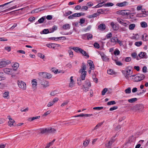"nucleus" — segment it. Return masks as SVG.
I'll return each instance as SVG.
<instances>
[{
	"instance_id": "09e8293b",
	"label": "nucleus",
	"mask_w": 148,
	"mask_h": 148,
	"mask_svg": "<svg viewBox=\"0 0 148 148\" xmlns=\"http://www.w3.org/2000/svg\"><path fill=\"white\" fill-rule=\"evenodd\" d=\"M3 73L0 72V81L4 80L5 79V77L3 75Z\"/></svg>"
},
{
	"instance_id": "338daca9",
	"label": "nucleus",
	"mask_w": 148,
	"mask_h": 148,
	"mask_svg": "<svg viewBox=\"0 0 148 148\" xmlns=\"http://www.w3.org/2000/svg\"><path fill=\"white\" fill-rule=\"evenodd\" d=\"M93 5V3L91 2H89L87 3L86 5L89 7H90Z\"/></svg>"
},
{
	"instance_id": "aec40b11",
	"label": "nucleus",
	"mask_w": 148,
	"mask_h": 148,
	"mask_svg": "<svg viewBox=\"0 0 148 148\" xmlns=\"http://www.w3.org/2000/svg\"><path fill=\"white\" fill-rule=\"evenodd\" d=\"M50 38L52 40H57L58 39H60L61 40H64L66 39L65 37L64 36L57 37L56 38L53 37Z\"/></svg>"
},
{
	"instance_id": "f257e3e1",
	"label": "nucleus",
	"mask_w": 148,
	"mask_h": 148,
	"mask_svg": "<svg viewBox=\"0 0 148 148\" xmlns=\"http://www.w3.org/2000/svg\"><path fill=\"white\" fill-rule=\"evenodd\" d=\"M142 6L141 5L138 6L136 8V9L138 11H139L141 10L142 12L136 14V16L138 17H145L148 15V12L145 11V9H142Z\"/></svg>"
},
{
	"instance_id": "f03ea898",
	"label": "nucleus",
	"mask_w": 148,
	"mask_h": 148,
	"mask_svg": "<svg viewBox=\"0 0 148 148\" xmlns=\"http://www.w3.org/2000/svg\"><path fill=\"white\" fill-rule=\"evenodd\" d=\"M122 73L127 79H129V77H131V74H132L133 72L131 69H128L126 70H122Z\"/></svg>"
},
{
	"instance_id": "393cba45",
	"label": "nucleus",
	"mask_w": 148,
	"mask_h": 148,
	"mask_svg": "<svg viewBox=\"0 0 148 148\" xmlns=\"http://www.w3.org/2000/svg\"><path fill=\"white\" fill-rule=\"evenodd\" d=\"M70 26L69 24L64 25L62 27V28L65 30L70 29Z\"/></svg>"
},
{
	"instance_id": "774afa93",
	"label": "nucleus",
	"mask_w": 148,
	"mask_h": 148,
	"mask_svg": "<svg viewBox=\"0 0 148 148\" xmlns=\"http://www.w3.org/2000/svg\"><path fill=\"white\" fill-rule=\"evenodd\" d=\"M114 53L115 55L118 56L120 54V51L118 50H116L114 51Z\"/></svg>"
},
{
	"instance_id": "a211bd4d",
	"label": "nucleus",
	"mask_w": 148,
	"mask_h": 148,
	"mask_svg": "<svg viewBox=\"0 0 148 148\" xmlns=\"http://www.w3.org/2000/svg\"><path fill=\"white\" fill-rule=\"evenodd\" d=\"M138 56L141 58H146V53L145 52H141Z\"/></svg>"
},
{
	"instance_id": "3c124183",
	"label": "nucleus",
	"mask_w": 148,
	"mask_h": 148,
	"mask_svg": "<svg viewBox=\"0 0 148 148\" xmlns=\"http://www.w3.org/2000/svg\"><path fill=\"white\" fill-rule=\"evenodd\" d=\"M88 7L87 6H83L81 8V11H86L88 9Z\"/></svg>"
},
{
	"instance_id": "cd10ccee",
	"label": "nucleus",
	"mask_w": 148,
	"mask_h": 148,
	"mask_svg": "<svg viewBox=\"0 0 148 148\" xmlns=\"http://www.w3.org/2000/svg\"><path fill=\"white\" fill-rule=\"evenodd\" d=\"M142 38L144 41L148 40V35L146 33L144 34L142 36Z\"/></svg>"
},
{
	"instance_id": "dca6fc26",
	"label": "nucleus",
	"mask_w": 148,
	"mask_h": 148,
	"mask_svg": "<svg viewBox=\"0 0 148 148\" xmlns=\"http://www.w3.org/2000/svg\"><path fill=\"white\" fill-rule=\"evenodd\" d=\"M86 68V64L84 63L83 62L81 66V68L79 70V72L86 71L85 70Z\"/></svg>"
},
{
	"instance_id": "864d4df0",
	"label": "nucleus",
	"mask_w": 148,
	"mask_h": 148,
	"mask_svg": "<svg viewBox=\"0 0 148 148\" xmlns=\"http://www.w3.org/2000/svg\"><path fill=\"white\" fill-rule=\"evenodd\" d=\"M52 77V75L51 74L46 72V78L49 79L51 78Z\"/></svg>"
},
{
	"instance_id": "72a5a7b5",
	"label": "nucleus",
	"mask_w": 148,
	"mask_h": 148,
	"mask_svg": "<svg viewBox=\"0 0 148 148\" xmlns=\"http://www.w3.org/2000/svg\"><path fill=\"white\" fill-rule=\"evenodd\" d=\"M114 4L112 3L109 2L104 4V7H110L114 5Z\"/></svg>"
},
{
	"instance_id": "c85d7f7f",
	"label": "nucleus",
	"mask_w": 148,
	"mask_h": 148,
	"mask_svg": "<svg viewBox=\"0 0 148 148\" xmlns=\"http://www.w3.org/2000/svg\"><path fill=\"white\" fill-rule=\"evenodd\" d=\"M39 75L41 77L46 78V72H40L39 73Z\"/></svg>"
},
{
	"instance_id": "c9c22d12",
	"label": "nucleus",
	"mask_w": 148,
	"mask_h": 148,
	"mask_svg": "<svg viewBox=\"0 0 148 148\" xmlns=\"http://www.w3.org/2000/svg\"><path fill=\"white\" fill-rule=\"evenodd\" d=\"M85 84L88 87H90L91 86V84L90 81L88 80H86L85 81Z\"/></svg>"
},
{
	"instance_id": "473e14b6",
	"label": "nucleus",
	"mask_w": 148,
	"mask_h": 148,
	"mask_svg": "<svg viewBox=\"0 0 148 148\" xmlns=\"http://www.w3.org/2000/svg\"><path fill=\"white\" fill-rule=\"evenodd\" d=\"M86 35L87 36V39L88 40H91L93 36L91 34L87 33L86 34Z\"/></svg>"
},
{
	"instance_id": "c756f323",
	"label": "nucleus",
	"mask_w": 148,
	"mask_h": 148,
	"mask_svg": "<svg viewBox=\"0 0 148 148\" xmlns=\"http://www.w3.org/2000/svg\"><path fill=\"white\" fill-rule=\"evenodd\" d=\"M19 64L18 63L15 62L14 64L12 66L14 68L13 70H16L19 67Z\"/></svg>"
},
{
	"instance_id": "0eeeda50",
	"label": "nucleus",
	"mask_w": 148,
	"mask_h": 148,
	"mask_svg": "<svg viewBox=\"0 0 148 148\" xmlns=\"http://www.w3.org/2000/svg\"><path fill=\"white\" fill-rule=\"evenodd\" d=\"M103 12V11L102 10L100 9L98 10L97 13H94L93 14H91L89 16H87V18H95L97 16H98L99 15V13H102Z\"/></svg>"
},
{
	"instance_id": "4468645a",
	"label": "nucleus",
	"mask_w": 148,
	"mask_h": 148,
	"mask_svg": "<svg viewBox=\"0 0 148 148\" xmlns=\"http://www.w3.org/2000/svg\"><path fill=\"white\" fill-rule=\"evenodd\" d=\"M79 73H81V78L82 80H84L85 79V77L86 75L87 72L86 71H80L79 72Z\"/></svg>"
},
{
	"instance_id": "e433bc0d",
	"label": "nucleus",
	"mask_w": 148,
	"mask_h": 148,
	"mask_svg": "<svg viewBox=\"0 0 148 148\" xmlns=\"http://www.w3.org/2000/svg\"><path fill=\"white\" fill-rule=\"evenodd\" d=\"M15 122V121L13 119L12 120V121H9L8 122V125L9 126L11 127L13 125V124Z\"/></svg>"
},
{
	"instance_id": "bb28decb",
	"label": "nucleus",
	"mask_w": 148,
	"mask_h": 148,
	"mask_svg": "<svg viewBox=\"0 0 148 148\" xmlns=\"http://www.w3.org/2000/svg\"><path fill=\"white\" fill-rule=\"evenodd\" d=\"M118 21L120 23L121 25L124 26H126V23L125 22V21L123 20L122 19H118Z\"/></svg>"
},
{
	"instance_id": "4c0bfd02",
	"label": "nucleus",
	"mask_w": 148,
	"mask_h": 148,
	"mask_svg": "<svg viewBox=\"0 0 148 148\" xmlns=\"http://www.w3.org/2000/svg\"><path fill=\"white\" fill-rule=\"evenodd\" d=\"M50 32L48 29H44L42 31V32H40L41 34H46L49 33Z\"/></svg>"
},
{
	"instance_id": "603ef678",
	"label": "nucleus",
	"mask_w": 148,
	"mask_h": 148,
	"mask_svg": "<svg viewBox=\"0 0 148 148\" xmlns=\"http://www.w3.org/2000/svg\"><path fill=\"white\" fill-rule=\"evenodd\" d=\"M142 44V42L141 41L137 42L135 43V45L138 47L140 46Z\"/></svg>"
},
{
	"instance_id": "9d476101",
	"label": "nucleus",
	"mask_w": 148,
	"mask_h": 148,
	"mask_svg": "<svg viewBox=\"0 0 148 148\" xmlns=\"http://www.w3.org/2000/svg\"><path fill=\"white\" fill-rule=\"evenodd\" d=\"M128 4V2L126 1H124L122 2L117 3L116 5L119 7H123L127 5Z\"/></svg>"
},
{
	"instance_id": "ea45409f",
	"label": "nucleus",
	"mask_w": 148,
	"mask_h": 148,
	"mask_svg": "<svg viewBox=\"0 0 148 148\" xmlns=\"http://www.w3.org/2000/svg\"><path fill=\"white\" fill-rule=\"evenodd\" d=\"M135 27V25L134 24H130L129 27V29L130 30H133Z\"/></svg>"
},
{
	"instance_id": "a19ab883",
	"label": "nucleus",
	"mask_w": 148,
	"mask_h": 148,
	"mask_svg": "<svg viewBox=\"0 0 148 148\" xmlns=\"http://www.w3.org/2000/svg\"><path fill=\"white\" fill-rule=\"evenodd\" d=\"M72 12L71 11H68L65 12V13L64 14V16H67L69 15L72 14Z\"/></svg>"
},
{
	"instance_id": "79ce46f5",
	"label": "nucleus",
	"mask_w": 148,
	"mask_h": 148,
	"mask_svg": "<svg viewBox=\"0 0 148 148\" xmlns=\"http://www.w3.org/2000/svg\"><path fill=\"white\" fill-rule=\"evenodd\" d=\"M103 60L105 62H107L109 61V58L106 55H105L102 58Z\"/></svg>"
},
{
	"instance_id": "a878e982",
	"label": "nucleus",
	"mask_w": 148,
	"mask_h": 148,
	"mask_svg": "<svg viewBox=\"0 0 148 148\" xmlns=\"http://www.w3.org/2000/svg\"><path fill=\"white\" fill-rule=\"evenodd\" d=\"M106 28V25L104 24H101L98 26V28L102 30H104Z\"/></svg>"
},
{
	"instance_id": "ddd939ff",
	"label": "nucleus",
	"mask_w": 148,
	"mask_h": 148,
	"mask_svg": "<svg viewBox=\"0 0 148 148\" xmlns=\"http://www.w3.org/2000/svg\"><path fill=\"white\" fill-rule=\"evenodd\" d=\"M3 71L5 73L10 75L12 73L13 71V70L12 69L8 68L4 69Z\"/></svg>"
},
{
	"instance_id": "f704fd0d",
	"label": "nucleus",
	"mask_w": 148,
	"mask_h": 148,
	"mask_svg": "<svg viewBox=\"0 0 148 148\" xmlns=\"http://www.w3.org/2000/svg\"><path fill=\"white\" fill-rule=\"evenodd\" d=\"M137 100V98H134L132 99H129L128 100V101L131 103H134V102L136 101Z\"/></svg>"
},
{
	"instance_id": "f8f14e48",
	"label": "nucleus",
	"mask_w": 148,
	"mask_h": 148,
	"mask_svg": "<svg viewBox=\"0 0 148 148\" xmlns=\"http://www.w3.org/2000/svg\"><path fill=\"white\" fill-rule=\"evenodd\" d=\"M32 87L34 90L36 89V86L37 85V82L36 79H33L32 81Z\"/></svg>"
},
{
	"instance_id": "680f3d73",
	"label": "nucleus",
	"mask_w": 148,
	"mask_h": 148,
	"mask_svg": "<svg viewBox=\"0 0 148 148\" xmlns=\"http://www.w3.org/2000/svg\"><path fill=\"white\" fill-rule=\"evenodd\" d=\"M103 108V107H94L93 108V109L95 110H101Z\"/></svg>"
},
{
	"instance_id": "f3484780",
	"label": "nucleus",
	"mask_w": 148,
	"mask_h": 148,
	"mask_svg": "<svg viewBox=\"0 0 148 148\" xmlns=\"http://www.w3.org/2000/svg\"><path fill=\"white\" fill-rule=\"evenodd\" d=\"M88 62L90 66V69L91 70H93L95 68V66L93 64V62L91 60H88Z\"/></svg>"
},
{
	"instance_id": "2f4dec72",
	"label": "nucleus",
	"mask_w": 148,
	"mask_h": 148,
	"mask_svg": "<svg viewBox=\"0 0 148 148\" xmlns=\"http://www.w3.org/2000/svg\"><path fill=\"white\" fill-rule=\"evenodd\" d=\"M49 130V133H54L56 131V130L53 128L51 127H48Z\"/></svg>"
},
{
	"instance_id": "7ed1b4c3",
	"label": "nucleus",
	"mask_w": 148,
	"mask_h": 148,
	"mask_svg": "<svg viewBox=\"0 0 148 148\" xmlns=\"http://www.w3.org/2000/svg\"><path fill=\"white\" fill-rule=\"evenodd\" d=\"M145 77V75L142 74H138L134 79V81L135 82H138L143 80Z\"/></svg>"
},
{
	"instance_id": "8fccbe9b",
	"label": "nucleus",
	"mask_w": 148,
	"mask_h": 148,
	"mask_svg": "<svg viewBox=\"0 0 148 148\" xmlns=\"http://www.w3.org/2000/svg\"><path fill=\"white\" fill-rule=\"evenodd\" d=\"M131 89L130 87L128 88L125 90V92L126 94H129L131 92Z\"/></svg>"
},
{
	"instance_id": "39448f33",
	"label": "nucleus",
	"mask_w": 148,
	"mask_h": 148,
	"mask_svg": "<svg viewBox=\"0 0 148 148\" xmlns=\"http://www.w3.org/2000/svg\"><path fill=\"white\" fill-rule=\"evenodd\" d=\"M130 11L129 10H122L118 11L117 12V14H119L128 16L130 14Z\"/></svg>"
},
{
	"instance_id": "e2e57ef3",
	"label": "nucleus",
	"mask_w": 148,
	"mask_h": 148,
	"mask_svg": "<svg viewBox=\"0 0 148 148\" xmlns=\"http://www.w3.org/2000/svg\"><path fill=\"white\" fill-rule=\"evenodd\" d=\"M92 78L93 79L94 81L96 83H97L98 81V79H97L96 77V76L95 75H93L92 77Z\"/></svg>"
},
{
	"instance_id": "412c9836",
	"label": "nucleus",
	"mask_w": 148,
	"mask_h": 148,
	"mask_svg": "<svg viewBox=\"0 0 148 148\" xmlns=\"http://www.w3.org/2000/svg\"><path fill=\"white\" fill-rule=\"evenodd\" d=\"M103 122H101L99 123L95 127L92 129V131H93L95 130H96L97 129L99 128L101 125L103 124Z\"/></svg>"
},
{
	"instance_id": "58836bf2",
	"label": "nucleus",
	"mask_w": 148,
	"mask_h": 148,
	"mask_svg": "<svg viewBox=\"0 0 148 148\" xmlns=\"http://www.w3.org/2000/svg\"><path fill=\"white\" fill-rule=\"evenodd\" d=\"M82 49L78 47H75L74 51L77 53H78L79 52L80 53Z\"/></svg>"
},
{
	"instance_id": "0e129e2a",
	"label": "nucleus",
	"mask_w": 148,
	"mask_h": 148,
	"mask_svg": "<svg viewBox=\"0 0 148 148\" xmlns=\"http://www.w3.org/2000/svg\"><path fill=\"white\" fill-rule=\"evenodd\" d=\"M107 73L111 75L114 73L113 70L111 69H110L107 71Z\"/></svg>"
},
{
	"instance_id": "6ab92c4d",
	"label": "nucleus",
	"mask_w": 148,
	"mask_h": 148,
	"mask_svg": "<svg viewBox=\"0 0 148 148\" xmlns=\"http://www.w3.org/2000/svg\"><path fill=\"white\" fill-rule=\"evenodd\" d=\"M49 130L48 129V128L42 129L40 130V132L42 134L45 133H49Z\"/></svg>"
},
{
	"instance_id": "4be33fe9",
	"label": "nucleus",
	"mask_w": 148,
	"mask_h": 148,
	"mask_svg": "<svg viewBox=\"0 0 148 148\" xmlns=\"http://www.w3.org/2000/svg\"><path fill=\"white\" fill-rule=\"evenodd\" d=\"M47 46L49 48L54 49L55 47H56V45L54 43L48 44H47Z\"/></svg>"
},
{
	"instance_id": "49530a36",
	"label": "nucleus",
	"mask_w": 148,
	"mask_h": 148,
	"mask_svg": "<svg viewBox=\"0 0 148 148\" xmlns=\"http://www.w3.org/2000/svg\"><path fill=\"white\" fill-rule=\"evenodd\" d=\"M16 8V5H14L10 8H9L8 10H5L4 11H3V12H6L8 11V10H12L13 9H15Z\"/></svg>"
},
{
	"instance_id": "2eb2a0df",
	"label": "nucleus",
	"mask_w": 148,
	"mask_h": 148,
	"mask_svg": "<svg viewBox=\"0 0 148 148\" xmlns=\"http://www.w3.org/2000/svg\"><path fill=\"white\" fill-rule=\"evenodd\" d=\"M85 14V13L83 12L76 13L73 14V16H74V17H79L81 16H84Z\"/></svg>"
},
{
	"instance_id": "6e6d98bb",
	"label": "nucleus",
	"mask_w": 148,
	"mask_h": 148,
	"mask_svg": "<svg viewBox=\"0 0 148 148\" xmlns=\"http://www.w3.org/2000/svg\"><path fill=\"white\" fill-rule=\"evenodd\" d=\"M45 19H39L38 22L35 23V24H38V23H42L44 21Z\"/></svg>"
},
{
	"instance_id": "4d7b16f0",
	"label": "nucleus",
	"mask_w": 148,
	"mask_h": 148,
	"mask_svg": "<svg viewBox=\"0 0 148 148\" xmlns=\"http://www.w3.org/2000/svg\"><path fill=\"white\" fill-rule=\"evenodd\" d=\"M97 49H99L100 47L99 45L97 42H95L93 45Z\"/></svg>"
},
{
	"instance_id": "20e7f679",
	"label": "nucleus",
	"mask_w": 148,
	"mask_h": 148,
	"mask_svg": "<svg viewBox=\"0 0 148 148\" xmlns=\"http://www.w3.org/2000/svg\"><path fill=\"white\" fill-rule=\"evenodd\" d=\"M40 83L43 88L45 89L49 86V81L43 79L40 80Z\"/></svg>"
},
{
	"instance_id": "9b49d317",
	"label": "nucleus",
	"mask_w": 148,
	"mask_h": 148,
	"mask_svg": "<svg viewBox=\"0 0 148 148\" xmlns=\"http://www.w3.org/2000/svg\"><path fill=\"white\" fill-rule=\"evenodd\" d=\"M110 26L112 27L113 30L114 31L118 30L119 28L118 25L114 23L113 22H112L111 23Z\"/></svg>"
},
{
	"instance_id": "37998d69",
	"label": "nucleus",
	"mask_w": 148,
	"mask_h": 148,
	"mask_svg": "<svg viewBox=\"0 0 148 148\" xmlns=\"http://www.w3.org/2000/svg\"><path fill=\"white\" fill-rule=\"evenodd\" d=\"M90 142L89 140H86L83 143L84 146L85 147H86L88 145Z\"/></svg>"
},
{
	"instance_id": "bf43d9fd",
	"label": "nucleus",
	"mask_w": 148,
	"mask_h": 148,
	"mask_svg": "<svg viewBox=\"0 0 148 148\" xmlns=\"http://www.w3.org/2000/svg\"><path fill=\"white\" fill-rule=\"evenodd\" d=\"M57 94V91L54 90L52 92H51L50 94V95L51 96H54L56 95Z\"/></svg>"
},
{
	"instance_id": "423d86ee",
	"label": "nucleus",
	"mask_w": 148,
	"mask_h": 148,
	"mask_svg": "<svg viewBox=\"0 0 148 148\" xmlns=\"http://www.w3.org/2000/svg\"><path fill=\"white\" fill-rule=\"evenodd\" d=\"M18 85L19 87L23 90H25L26 89V84L23 82V81H18Z\"/></svg>"
},
{
	"instance_id": "5fc2aeb1",
	"label": "nucleus",
	"mask_w": 148,
	"mask_h": 148,
	"mask_svg": "<svg viewBox=\"0 0 148 148\" xmlns=\"http://www.w3.org/2000/svg\"><path fill=\"white\" fill-rule=\"evenodd\" d=\"M108 91V89L106 88H104L102 91V95H105V93Z\"/></svg>"
},
{
	"instance_id": "de8ad7c7",
	"label": "nucleus",
	"mask_w": 148,
	"mask_h": 148,
	"mask_svg": "<svg viewBox=\"0 0 148 148\" xmlns=\"http://www.w3.org/2000/svg\"><path fill=\"white\" fill-rule=\"evenodd\" d=\"M68 53L70 58H73V51L71 50H69L68 51Z\"/></svg>"
},
{
	"instance_id": "7c9ffc66",
	"label": "nucleus",
	"mask_w": 148,
	"mask_h": 148,
	"mask_svg": "<svg viewBox=\"0 0 148 148\" xmlns=\"http://www.w3.org/2000/svg\"><path fill=\"white\" fill-rule=\"evenodd\" d=\"M141 27L143 28H146L147 27V23L145 22H142L140 23Z\"/></svg>"
},
{
	"instance_id": "13d9d810",
	"label": "nucleus",
	"mask_w": 148,
	"mask_h": 148,
	"mask_svg": "<svg viewBox=\"0 0 148 148\" xmlns=\"http://www.w3.org/2000/svg\"><path fill=\"white\" fill-rule=\"evenodd\" d=\"M38 56L42 59H43L45 57L44 55L40 53H38Z\"/></svg>"
},
{
	"instance_id": "69168bd1",
	"label": "nucleus",
	"mask_w": 148,
	"mask_h": 148,
	"mask_svg": "<svg viewBox=\"0 0 148 148\" xmlns=\"http://www.w3.org/2000/svg\"><path fill=\"white\" fill-rule=\"evenodd\" d=\"M117 108L118 107L117 106H114L110 108L109 110L110 111H112L116 109H117Z\"/></svg>"
},
{
	"instance_id": "a18cd8bd",
	"label": "nucleus",
	"mask_w": 148,
	"mask_h": 148,
	"mask_svg": "<svg viewBox=\"0 0 148 148\" xmlns=\"http://www.w3.org/2000/svg\"><path fill=\"white\" fill-rule=\"evenodd\" d=\"M116 103V102L114 101H112L108 102L107 103V105L108 106H109L115 104Z\"/></svg>"
},
{
	"instance_id": "6e6552de",
	"label": "nucleus",
	"mask_w": 148,
	"mask_h": 148,
	"mask_svg": "<svg viewBox=\"0 0 148 148\" xmlns=\"http://www.w3.org/2000/svg\"><path fill=\"white\" fill-rule=\"evenodd\" d=\"M144 106L143 104H138L136 105L135 109L136 111L138 112H141L143 111Z\"/></svg>"
},
{
	"instance_id": "b1692460",
	"label": "nucleus",
	"mask_w": 148,
	"mask_h": 148,
	"mask_svg": "<svg viewBox=\"0 0 148 148\" xmlns=\"http://www.w3.org/2000/svg\"><path fill=\"white\" fill-rule=\"evenodd\" d=\"M81 51L80 52L84 56H85L87 57L88 58L89 57V55L86 52L83 50V49H82Z\"/></svg>"
},
{
	"instance_id": "c03bdc74",
	"label": "nucleus",
	"mask_w": 148,
	"mask_h": 148,
	"mask_svg": "<svg viewBox=\"0 0 148 148\" xmlns=\"http://www.w3.org/2000/svg\"><path fill=\"white\" fill-rule=\"evenodd\" d=\"M40 118V116H36L35 117H33L29 119V121H32L36 119H39Z\"/></svg>"
},
{
	"instance_id": "1a4fd4ad",
	"label": "nucleus",
	"mask_w": 148,
	"mask_h": 148,
	"mask_svg": "<svg viewBox=\"0 0 148 148\" xmlns=\"http://www.w3.org/2000/svg\"><path fill=\"white\" fill-rule=\"evenodd\" d=\"M10 63V61L9 60L1 61H0V68L4 67L7 65L8 64Z\"/></svg>"
},
{
	"instance_id": "052dcab7",
	"label": "nucleus",
	"mask_w": 148,
	"mask_h": 148,
	"mask_svg": "<svg viewBox=\"0 0 148 148\" xmlns=\"http://www.w3.org/2000/svg\"><path fill=\"white\" fill-rule=\"evenodd\" d=\"M116 39L117 40V39L116 38H112L110 39V41L112 42L116 43V41H117Z\"/></svg>"
},
{
	"instance_id": "5701e85b",
	"label": "nucleus",
	"mask_w": 148,
	"mask_h": 148,
	"mask_svg": "<svg viewBox=\"0 0 148 148\" xmlns=\"http://www.w3.org/2000/svg\"><path fill=\"white\" fill-rule=\"evenodd\" d=\"M3 96L4 98L8 99L9 97V93L8 92H6L4 93L3 95Z\"/></svg>"
}]
</instances>
